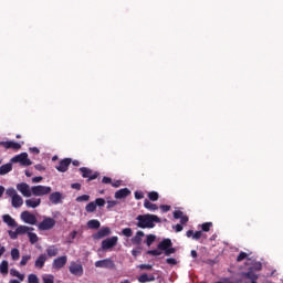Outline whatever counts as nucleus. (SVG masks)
I'll return each mask as SVG.
<instances>
[{"mask_svg":"<svg viewBox=\"0 0 283 283\" xmlns=\"http://www.w3.org/2000/svg\"><path fill=\"white\" fill-rule=\"evenodd\" d=\"M78 235V231L74 230L71 232V239L74 240Z\"/></svg>","mask_w":283,"mask_h":283,"instance_id":"obj_61","label":"nucleus"},{"mask_svg":"<svg viewBox=\"0 0 283 283\" xmlns=\"http://www.w3.org/2000/svg\"><path fill=\"white\" fill-rule=\"evenodd\" d=\"M118 205V201H107V209H114Z\"/></svg>","mask_w":283,"mask_h":283,"instance_id":"obj_52","label":"nucleus"},{"mask_svg":"<svg viewBox=\"0 0 283 283\" xmlns=\"http://www.w3.org/2000/svg\"><path fill=\"white\" fill-rule=\"evenodd\" d=\"M154 242H156V235H154V234L146 235L147 247H151V244H154Z\"/></svg>","mask_w":283,"mask_h":283,"instance_id":"obj_36","label":"nucleus"},{"mask_svg":"<svg viewBox=\"0 0 283 283\" xmlns=\"http://www.w3.org/2000/svg\"><path fill=\"white\" fill-rule=\"evenodd\" d=\"M147 254L154 256L163 255V250H148Z\"/></svg>","mask_w":283,"mask_h":283,"instance_id":"obj_44","label":"nucleus"},{"mask_svg":"<svg viewBox=\"0 0 283 283\" xmlns=\"http://www.w3.org/2000/svg\"><path fill=\"white\" fill-rule=\"evenodd\" d=\"M166 263L176 265V264H178V261H176V259H174V258H169V259L166 260Z\"/></svg>","mask_w":283,"mask_h":283,"instance_id":"obj_54","label":"nucleus"},{"mask_svg":"<svg viewBox=\"0 0 283 283\" xmlns=\"http://www.w3.org/2000/svg\"><path fill=\"white\" fill-rule=\"evenodd\" d=\"M70 165H72V158H64L60 161L59 166L55 167L57 171H61L62 174H65L67 169L70 168Z\"/></svg>","mask_w":283,"mask_h":283,"instance_id":"obj_15","label":"nucleus"},{"mask_svg":"<svg viewBox=\"0 0 283 283\" xmlns=\"http://www.w3.org/2000/svg\"><path fill=\"white\" fill-rule=\"evenodd\" d=\"M25 205L28 209H36V207H41V198L27 199Z\"/></svg>","mask_w":283,"mask_h":283,"instance_id":"obj_18","label":"nucleus"},{"mask_svg":"<svg viewBox=\"0 0 283 283\" xmlns=\"http://www.w3.org/2000/svg\"><path fill=\"white\" fill-rule=\"evenodd\" d=\"M9 235H10V238H11L12 240H17V235H19V233H17V231H15V232L9 231Z\"/></svg>","mask_w":283,"mask_h":283,"instance_id":"obj_58","label":"nucleus"},{"mask_svg":"<svg viewBox=\"0 0 283 283\" xmlns=\"http://www.w3.org/2000/svg\"><path fill=\"white\" fill-rule=\"evenodd\" d=\"M0 147H4V149H13V151H19L21 149V144L17 142H0Z\"/></svg>","mask_w":283,"mask_h":283,"instance_id":"obj_13","label":"nucleus"},{"mask_svg":"<svg viewBox=\"0 0 283 283\" xmlns=\"http://www.w3.org/2000/svg\"><path fill=\"white\" fill-rule=\"evenodd\" d=\"M71 189H76V191H81V184L78 182L72 184Z\"/></svg>","mask_w":283,"mask_h":283,"instance_id":"obj_55","label":"nucleus"},{"mask_svg":"<svg viewBox=\"0 0 283 283\" xmlns=\"http://www.w3.org/2000/svg\"><path fill=\"white\" fill-rule=\"evenodd\" d=\"M85 211L87 213H94V211H96V203L94 201L87 203L85 207Z\"/></svg>","mask_w":283,"mask_h":283,"instance_id":"obj_31","label":"nucleus"},{"mask_svg":"<svg viewBox=\"0 0 283 283\" xmlns=\"http://www.w3.org/2000/svg\"><path fill=\"white\" fill-rule=\"evenodd\" d=\"M132 195V190L128 188H122L115 192L116 200H123V198H127V196Z\"/></svg>","mask_w":283,"mask_h":283,"instance_id":"obj_17","label":"nucleus"},{"mask_svg":"<svg viewBox=\"0 0 283 283\" xmlns=\"http://www.w3.org/2000/svg\"><path fill=\"white\" fill-rule=\"evenodd\" d=\"M145 198V193L143 191H135V199L143 200Z\"/></svg>","mask_w":283,"mask_h":283,"instance_id":"obj_48","label":"nucleus"},{"mask_svg":"<svg viewBox=\"0 0 283 283\" xmlns=\"http://www.w3.org/2000/svg\"><path fill=\"white\" fill-rule=\"evenodd\" d=\"M69 271L72 275H75L76 277L83 276V264L71 262L69 266Z\"/></svg>","mask_w":283,"mask_h":283,"instance_id":"obj_9","label":"nucleus"},{"mask_svg":"<svg viewBox=\"0 0 283 283\" xmlns=\"http://www.w3.org/2000/svg\"><path fill=\"white\" fill-rule=\"evenodd\" d=\"M144 207L145 209H148V211H158V206L147 199L144 201Z\"/></svg>","mask_w":283,"mask_h":283,"instance_id":"obj_25","label":"nucleus"},{"mask_svg":"<svg viewBox=\"0 0 283 283\" xmlns=\"http://www.w3.org/2000/svg\"><path fill=\"white\" fill-rule=\"evenodd\" d=\"M56 227V220L46 217L39 224L38 228L40 231H50V229H54Z\"/></svg>","mask_w":283,"mask_h":283,"instance_id":"obj_5","label":"nucleus"},{"mask_svg":"<svg viewBox=\"0 0 283 283\" xmlns=\"http://www.w3.org/2000/svg\"><path fill=\"white\" fill-rule=\"evenodd\" d=\"M182 224H180V223H177L176 226H175V231H176V233H180V231H182Z\"/></svg>","mask_w":283,"mask_h":283,"instance_id":"obj_57","label":"nucleus"},{"mask_svg":"<svg viewBox=\"0 0 283 283\" xmlns=\"http://www.w3.org/2000/svg\"><path fill=\"white\" fill-rule=\"evenodd\" d=\"M165 251V255L169 256L174 253H176V248H167Z\"/></svg>","mask_w":283,"mask_h":283,"instance_id":"obj_47","label":"nucleus"},{"mask_svg":"<svg viewBox=\"0 0 283 283\" xmlns=\"http://www.w3.org/2000/svg\"><path fill=\"white\" fill-rule=\"evenodd\" d=\"M95 207H105V199L103 198H97L95 200Z\"/></svg>","mask_w":283,"mask_h":283,"instance_id":"obj_46","label":"nucleus"},{"mask_svg":"<svg viewBox=\"0 0 283 283\" xmlns=\"http://www.w3.org/2000/svg\"><path fill=\"white\" fill-rule=\"evenodd\" d=\"M80 171L82 174V178H87L86 182H92V180H96L101 176V172L95 171L93 169H90L87 167L80 168Z\"/></svg>","mask_w":283,"mask_h":283,"instance_id":"obj_3","label":"nucleus"},{"mask_svg":"<svg viewBox=\"0 0 283 283\" xmlns=\"http://www.w3.org/2000/svg\"><path fill=\"white\" fill-rule=\"evenodd\" d=\"M28 238L31 244H36V242H39V235H36L34 232H29Z\"/></svg>","mask_w":283,"mask_h":283,"instance_id":"obj_32","label":"nucleus"},{"mask_svg":"<svg viewBox=\"0 0 283 283\" xmlns=\"http://www.w3.org/2000/svg\"><path fill=\"white\" fill-rule=\"evenodd\" d=\"M96 269H116V263H114V260L112 259H103L95 262Z\"/></svg>","mask_w":283,"mask_h":283,"instance_id":"obj_7","label":"nucleus"},{"mask_svg":"<svg viewBox=\"0 0 283 283\" xmlns=\"http://www.w3.org/2000/svg\"><path fill=\"white\" fill-rule=\"evenodd\" d=\"M32 196H48L52 193V187L50 186H32L31 187Z\"/></svg>","mask_w":283,"mask_h":283,"instance_id":"obj_4","label":"nucleus"},{"mask_svg":"<svg viewBox=\"0 0 283 283\" xmlns=\"http://www.w3.org/2000/svg\"><path fill=\"white\" fill-rule=\"evenodd\" d=\"M211 227H213L212 222H205L201 224V231L208 233V231H211Z\"/></svg>","mask_w":283,"mask_h":283,"instance_id":"obj_35","label":"nucleus"},{"mask_svg":"<svg viewBox=\"0 0 283 283\" xmlns=\"http://www.w3.org/2000/svg\"><path fill=\"white\" fill-rule=\"evenodd\" d=\"M88 229H101V221L93 219L87 222Z\"/></svg>","mask_w":283,"mask_h":283,"instance_id":"obj_28","label":"nucleus"},{"mask_svg":"<svg viewBox=\"0 0 283 283\" xmlns=\"http://www.w3.org/2000/svg\"><path fill=\"white\" fill-rule=\"evenodd\" d=\"M30 151H32L33 154H40L41 153V150H39V148H36V147L30 148Z\"/></svg>","mask_w":283,"mask_h":283,"instance_id":"obj_63","label":"nucleus"},{"mask_svg":"<svg viewBox=\"0 0 283 283\" xmlns=\"http://www.w3.org/2000/svg\"><path fill=\"white\" fill-rule=\"evenodd\" d=\"M65 264H67V255H62L53 260L52 269H55V271H61Z\"/></svg>","mask_w":283,"mask_h":283,"instance_id":"obj_11","label":"nucleus"},{"mask_svg":"<svg viewBox=\"0 0 283 283\" xmlns=\"http://www.w3.org/2000/svg\"><path fill=\"white\" fill-rule=\"evenodd\" d=\"M28 282H29V283H41V282L39 281V276H36V274H29V276H28Z\"/></svg>","mask_w":283,"mask_h":283,"instance_id":"obj_40","label":"nucleus"},{"mask_svg":"<svg viewBox=\"0 0 283 283\" xmlns=\"http://www.w3.org/2000/svg\"><path fill=\"white\" fill-rule=\"evenodd\" d=\"M190 254L192 258H198V252L196 250H191Z\"/></svg>","mask_w":283,"mask_h":283,"instance_id":"obj_64","label":"nucleus"},{"mask_svg":"<svg viewBox=\"0 0 283 283\" xmlns=\"http://www.w3.org/2000/svg\"><path fill=\"white\" fill-rule=\"evenodd\" d=\"M158 198H160V195H158L157 191L148 192V199L151 200V202L158 201Z\"/></svg>","mask_w":283,"mask_h":283,"instance_id":"obj_34","label":"nucleus"},{"mask_svg":"<svg viewBox=\"0 0 283 283\" xmlns=\"http://www.w3.org/2000/svg\"><path fill=\"white\" fill-rule=\"evenodd\" d=\"M118 244V237H111L102 241V249L107 251V249H114Z\"/></svg>","mask_w":283,"mask_h":283,"instance_id":"obj_10","label":"nucleus"},{"mask_svg":"<svg viewBox=\"0 0 283 283\" xmlns=\"http://www.w3.org/2000/svg\"><path fill=\"white\" fill-rule=\"evenodd\" d=\"M122 235H125V238H132V235H134V232L132 231V228H124L122 230Z\"/></svg>","mask_w":283,"mask_h":283,"instance_id":"obj_37","label":"nucleus"},{"mask_svg":"<svg viewBox=\"0 0 283 283\" xmlns=\"http://www.w3.org/2000/svg\"><path fill=\"white\" fill-rule=\"evenodd\" d=\"M17 190L24 197V198H32V188L30 185L25 182H20L17 185Z\"/></svg>","mask_w":283,"mask_h":283,"instance_id":"obj_8","label":"nucleus"},{"mask_svg":"<svg viewBox=\"0 0 283 283\" xmlns=\"http://www.w3.org/2000/svg\"><path fill=\"white\" fill-rule=\"evenodd\" d=\"M187 222H189V217L182 216V217L180 218V223H181V224H187Z\"/></svg>","mask_w":283,"mask_h":283,"instance_id":"obj_56","label":"nucleus"},{"mask_svg":"<svg viewBox=\"0 0 283 283\" xmlns=\"http://www.w3.org/2000/svg\"><path fill=\"white\" fill-rule=\"evenodd\" d=\"M202 238V231L193 232L192 240H200Z\"/></svg>","mask_w":283,"mask_h":283,"instance_id":"obj_49","label":"nucleus"},{"mask_svg":"<svg viewBox=\"0 0 283 283\" xmlns=\"http://www.w3.org/2000/svg\"><path fill=\"white\" fill-rule=\"evenodd\" d=\"M46 255L48 258H56L59 255V248L56 245H50L46 248Z\"/></svg>","mask_w":283,"mask_h":283,"instance_id":"obj_24","label":"nucleus"},{"mask_svg":"<svg viewBox=\"0 0 283 283\" xmlns=\"http://www.w3.org/2000/svg\"><path fill=\"white\" fill-rule=\"evenodd\" d=\"M247 280H251L252 283L258 282V274H254L253 271H249L245 274Z\"/></svg>","mask_w":283,"mask_h":283,"instance_id":"obj_29","label":"nucleus"},{"mask_svg":"<svg viewBox=\"0 0 283 283\" xmlns=\"http://www.w3.org/2000/svg\"><path fill=\"white\" fill-rule=\"evenodd\" d=\"M75 200L76 202H90V195L78 196Z\"/></svg>","mask_w":283,"mask_h":283,"instance_id":"obj_39","label":"nucleus"},{"mask_svg":"<svg viewBox=\"0 0 283 283\" xmlns=\"http://www.w3.org/2000/svg\"><path fill=\"white\" fill-rule=\"evenodd\" d=\"M143 238H145V232L138 230L132 238V244H135L136 247L143 244Z\"/></svg>","mask_w":283,"mask_h":283,"instance_id":"obj_19","label":"nucleus"},{"mask_svg":"<svg viewBox=\"0 0 283 283\" xmlns=\"http://www.w3.org/2000/svg\"><path fill=\"white\" fill-rule=\"evenodd\" d=\"M41 180H43V177L41 176L32 178V182H41Z\"/></svg>","mask_w":283,"mask_h":283,"instance_id":"obj_59","label":"nucleus"},{"mask_svg":"<svg viewBox=\"0 0 283 283\" xmlns=\"http://www.w3.org/2000/svg\"><path fill=\"white\" fill-rule=\"evenodd\" d=\"M31 259H32V255L30 254L23 255L20 261V266H25V264H28V262H30Z\"/></svg>","mask_w":283,"mask_h":283,"instance_id":"obj_38","label":"nucleus"},{"mask_svg":"<svg viewBox=\"0 0 283 283\" xmlns=\"http://www.w3.org/2000/svg\"><path fill=\"white\" fill-rule=\"evenodd\" d=\"M112 234V229L108 227L102 228L99 231L93 234V240H102V238H107Z\"/></svg>","mask_w":283,"mask_h":283,"instance_id":"obj_14","label":"nucleus"},{"mask_svg":"<svg viewBox=\"0 0 283 283\" xmlns=\"http://www.w3.org/2000/svg\"><path fill=\"white\" fill-rule=\"evenodd\" d=\"M137 223L136 227L138 229H154L156 227V223H160V218L156 214H138L136 217Z\"/></svg>","mask_w":283,"mask_h":283,"instance_id":"obj_1","label":"nucleus"},{"mask_svg":"<svg viewBox=\"0 0 283 283\" xmlns=\"http://www.w3.org/2000/svg\"><path fill=\"white\" fill-rule=\"evenodd\" d=\"M112 187H115V188H118V187H120V180H116V181H112Z\"/></svg>","mask_w":283,"mask_h":283,"instance_id":"obj_60","label":"nucleus"},{"mask_svg":"<svg viewBox=\"0 0 283 283\" xmlns=\"http://www.w3.org/2000/svg\"><path fill=\"white\" fill-rule=\"evenodd\" d=\"M187 238H193V230H188L186 232Z\"/></svg>","mask_w":283,"mask_h":283,"instance_id":"obj_62","label":"nucleus"},{"mask_svg":"<svg viewBox=\"0 0 283 283\" xmlns=\"http://www.w3.org/2000/svg\"><path fill=\"white\" fill-rule=\"evenodd\" d=\"M49 200L52 205H61L63 200V193L56 191L49 196Z\"/></svg>","mask_w":283,"mask_h":283,"instance_id":"obj_16","label":"nucleus"},{"mask_svg":"<svg viewBox=\"0 0 283 283\" xmlns=\"http://www.w3.org/2000/svg\"><path fill=\"white\" fill-rule=\"evenodd\" d=\"M10 275H12V277H18V280H20V282H23V280H25V275L21 274L18 270L15 269H11L10 270Z\"/></svg>","mask_w":283,"mask_h":283,"instance_id":"obj_27","label":"nucleus"},{"mask_svg":"<svg viewBox=\"0 0 283 283\" xmlns=\"http://www.w3.org/2000/svg\"><path fill=\"white\" fill-rule=\"evenodd\" d=\"M249 258V254L247 252H240L239 255L237 256V262H242Z\"/></svg>","mask_w":283,"mask_h":283,"instance_id":"obj_42","label":"nucleus"},{"mask_svg":"<svg viewBox=\"0 0 283 283\" xmlns=\"http://www.w3.org/2000/svg\"><path fill=\"white\" fill-rule=\"evenodd\" d=\"M138 269H140V271H151L154 269V265H151V264H140V265H138Z\"/></svg>","mask_w":283,"mask_h":283,"instance_id":"obj_43","label":"nucleus"},{"mask_svg":"<svg viewBox=\"0 0 283 283\" xmlns=\"http://www.w3.org/2000/svg\"><path fill=\"white\" fill-rule=\"evenodd\" d=\"M159 208L163 211V213H167V211H171V206L161 205Z\"/></svg>","mask_w":283,"mask_h":283,"instance_id":"obj_50","label":"nucleus"},{"mask_svg":"<svg viewBox=\"0 0 283 283\" xmlns=\"http://www.w3.org/2000/svg\"><path fill=\"white\" fill-rule=\"evenodd\" d=\"M2 220L6 224H8V227H11L12 229L17 227V221L10 214H4Z\"/></svg>","mask_w":283,"mask_h":283,"instance_id":"obj_22","label":"nucleus"},{"mask_svg":"<svg viewBox=\"0 0 283 283\" xmlns=\"http://www.w3.org/2000/svg\"><path fill=\"white\" fill-rule=\"evenodd\" d=\"M33 228L27 227V226H19L15 229V233H18V235H23L24 233H28V231H33Z\"/></svg>","mask_w":283,"mask_h":283,"instance_id":"obj_26","label":"nucleus"},{"mask_svg":"<svg viewBox=\"0 0 283 283\" xmlns=\"http://www.w3.org/2000/svg\"><path fill=\"white\" fill-rule=\"evenodd\" d=\"M171 239H164L159 244L157 245V249L159 251H166L167 249L171 248Z\"/></svg>","mask_w":283,"mask_h":283,"instance_id":"obj_21","label":"nucleus"},{"mask_svg":"<svg viewBox=\"0 0 283 283\" xmlns=\"http://www.w3.org/2000/svg\"><path fill=\"white\" fill-rule=\"evenodd\" d=\"M8 261H2L1 264H0V273L2 275H8Z\"/></svg>","mask_w":283,"mask_h":283,"instance_id":"obj_30","label":"nucleus"},{"mask_svg":"<svg viewBox=\"0 0 283 283\" xmlns=\"http://www.w3.org/2000/svg\"><path fill=\"white\" fill-rule=\"evenodd\" d=\"M6 195L11 198V206L13 209H19L23 207V198L17 192L14 188H9L6 190Z\"/></svg>","mask_w":283,"mask_h":283,"instance_id":"obj_2","label":"nucleus"},{"mask_svg":"<svg viewBox=\"0 0 283 283\" xmlns=\"http://www.w3.org/2000/svg\"><path fill=\"white\" fill-rule=\"evenodd\" d=\"M45 262H48V254H40L34 263L35 269H43Z\"/></svg>","mask_w":283,"mask_h":283,"instance_id":"obj_20","label":"nucleus"},{"mask_svg":"<svg viewBox=\"0 0 283 283\" xmlns=\"http://www.w3.org/2000/svg\"><path fill=\"white\" fill-rule=\"evenodd\" d=\"M43 283H54V275L49 274V275H44L42 276Z\"/></svg>","mask_w":283,"mask_h":283,"instance_id":"obj_41","label":"nucleus"},{"mask_svg":"<svg viewBox=\"0 0 283 283\" xmlns=\"http://www.w3.org/2000/svg\"><path fill=\"white\" fill-rule=\"evenodd\" d=\"M184 216V213H182V211H180V210H176L175 212H174V218H175V220H180V218Z\"/></svg>","mask_w":283,"mask_h":283,"instance_id":"obj_51","label":"nucleus"},{"mask_svg":"<svg viewBox=\"0 0 283 283\" xmlns=\"http://www.w3.org/2000/svg\"><path fill=\"white\" fill-rule=\"evenodd\" d=\"M21 220H23L25 224H36V216H34L30 211H23L21 213Z\"/></svg>","mask_w":283,"mask_h":283,"instance_id":"obj_12","label":"nucleus"},{"mask_svg":"<svg viewBox=\"0 0 283 283\" xmlns=\"http://www.w3.org/2000/svg\"><path fill=\"white\" fill-rule=\"evenodd\" d=\"M102 182H103V185H112V178L103 177Z\"/></svg>","mask_w":283,"mask_h":283,"instance_id":"obj_53","label":"nucleus"},{"mask_svg":"<svg viewBox=\"0 0 283 283\" xmlns=\"http://www.w3.org/2000/svg\"><path fill=\"white\" fill-rule=\"evenodd\" d=\"M11 163H20L22 167H30V165H32V160L28 158V153H21L20 155L14 156L11 158Z\"/></svg>","mask_w":283,"mask_h":283,"instance_id":"obj_6","label":"nucleus"},{"mask_svg":"<svg viewBox=\"0 0 283 283\" xmlns=\"http://www.w3.org/2000/svg\"><path fill=\"white\" fill-rule=\"evenodd\" d=\"M138 282H140V283H147V282H149V275H147V273L142 274V275L138 277Z\"/></svg>","mask_w":283,"mask_h":283,"instance_id":"obj_45","label":"nucleus"},{"mask_svg":"<svg viewBox=\"0 0 283 283\" xmlns=\"http://www.w3.org/2000/svg\"><path fill=\"white\" fill-rule=\"evenodd\" d=\"M11 258L14 262H17V260H19V258H21V252H19V249L13 248L11 250Z\"/></svg>","mask_w":283,"mask_h":283,"instance_id":"obj_33","label":"nucleus"},{"mask_svg":"<svg viewBox=\"0 0 283 283\" xmlns=\"http://www.w3.org/2000/svg\"><path fill=\"white\" fill-rule=\"evenodd\" d=\"M12 171V161L0 166V176H6Z\"/></svg>","mask_w":283,"mask_h":283,"instance_id":"obj_23","label":"nucleus"}]
</instances>
